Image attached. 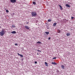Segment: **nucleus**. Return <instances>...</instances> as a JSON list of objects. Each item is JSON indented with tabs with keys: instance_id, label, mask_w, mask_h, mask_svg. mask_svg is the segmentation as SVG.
Segmentation results:
<instances>
[{
	"instance_id": "6ab92c4d",
	"label": "nucleus",
	"mask_w": 75,
	"mask_h": 75,
	"mask_svg": "<svg viewBox=\"0 0 75 75\" xmlns=\"http://www.w3.org/2000/svg\"><path fill=\"white\" fill-rule=\"evenodd\" d=\"M6 13H8V12H9V11H8V10H6Z\"/></svg>"
},
{
	"instance_id": "9b49d317",
	"label": "nucleus",
	"mask_w": 75,
	"mask_h": 75,
	"mask_svg": "<svg viewBox=\"0 0 75 75\" xmlns=\"http://www.w3.org/2000/svg\"><path fill=\"white\" fill-rule=\"evenodd\" d=\"M49 33H50L48 32H45V33L46 34H47V35H48V34H49Z\"/></svg>"
},
{
	"instance_id": "f257e3e1",
	"label": "nucleus",
	"mask_w": 75,
	"mask_h": 75,
	"mask_svg": "<svg viewBox=\"0 0 75 75\" xmlns=\"http://www.w3.org/2000/svg\"><path fill=\"white\" fill-rule=\"evenodd\" d=\"M5 32H6L5 30H4V29H2V31L0 32V35H1V36H3L5 33Z\"/></svg>"
},
{
	"instance_id": "ddd939ff",
	"label": "nucleus",
	"mask_w": 75,
	"mask_h": 75,
	"mask_svg": "<svg viewBox=\"0 0 75 75\" xmlns=\"http://www.w3.org/2000/svg\"><path fill=\"white\" fill-rule=\"evenodd\" d=\"M57 25V23H54L53 24V26H55Z\"/></svg>"
},
{
	"instance_id": "9d476101",
	"label": "nucleus",
	"mask_w": 75,
	"mask_h": 75,
	"mask_svg": "<svg viewBox=\"0 0 75 75\" xmlns=\"http://www.w3.org/2000/svg\"><path fill=\"white\" fill-rule=\"evenodd\" d=\"M67 36H69L70 35V33H68L67 34Z\"/></svg>"
},
{
	"instance_id": "f3484780",
	"label": "nucleus",
	"mask_w": 75,
	"mask_h": 75,
	"mask_svg": "<svg viewBox=\"0 0 75 75\" xmlns=\"http://www.w3.org/2000/svg\"><path fill=\"white\" fill-rule=\"evenodd\" d=\"M37 43H38V44H41V42L40 41L38 42H37Z\"/></svg>"
},
{
	"instance_id": "a878e982",
	"label": "nucleus",
	"mask_w": 75,
	"mask_h": 75,
	"mask_svg": "<svg viewBox=\"0 0 75 75\" xmlns=\"http://www.w3.org/2000/svg\"><path fill=\"white\" fill-rule=\"evenodd\" d=\"M50 39H51V38H48V40H50Z\"/></svg>"
},
{
	"instance_id": "f8f14e48",
	"label": "nucleus",
	"mask_w": 75,
	"mask_h": 75,
	"mask_svg": "<svg viewBox=\"0 0 75 75\" xmlns=\"http://www.w3.org/2000/svg\"><path fill=\"white\" fill-rule=\"evenodd\" d=\"M61 67L62 69H64V66L62 65L61 66Z\"/></svg>"
},
{
	"instance_id": "b1692460",
	"label": "nucleus",
	"mask_w": 75,
	"mask_h": 75,
	"mask_svg": "<svg viewBox=\"0 0 75 75\" xmlns=\"http://www.w3.org/2000/svg\"><path fill=\"white\" fill-rule=\"evenodd\" d=\"M35 64H37V62H35Z\"/></svg>"
},
{
	"instance_id": "2eb2a0df",
	"label": "nucleus",
	"mask_w": 75,
	"mask_h": 75,
	"mask_svg": "<svg viewBox=\"0 0 75 75\" xmlns=\"http://www.w3.org/2000/svg\"><path fill=\"white\" fill-rule=\"evenodd\" d=\"M12 27H13V28H15L16 27L15 26V25H12Z\"/></svg>"
},
{
	"instance_id": "393cba45",
	"label": "nucleus",
	"mask_w": 75,
	"mask_h": 75,
	"mask_svg": "<svg viewBox=\"0 0 75 75\" xmlns=\"http://www.w3.org/2000/svg\"><path fill=\"white\" fill-rule=\"evenodd\" d=\"M58 32L59 33H60V32H61V31H60V30H59Z\"/></svg>"
},
{
	"instance_id": "0eeeda50",
	"label": "nucleus",
	"mask_w": 75,
	"mask_h": 75,
	"mask_svg": "<svg viewBox=\"0 0 75 75\" xmlns=\"http://www.w3.org/2000/svg\"><path fill=\"white\" fill-rule=\"evenodd\" d=\"M66 6H67V7H70L71 6H70L68 4H66Z\"/></svg>"
},
{
	"instance_id": "39448f33",
	"label": "nucleus",
	"mask_w": 75,
	"mask_h": 75,
	"mask_svg": "<svg viewBox=\"0 0 75 75\" xmlns=\"http://www.w3.org/2000/svg\"><path fill=\"white\" fill-rule=\"evenodd\" d=\"M18 55H19V56H20L21 57H23V55L22 54H20L18 53Z\"/></svg>"
},
{
	"instance_id": "1a4fd4ad",
	"label": "nucleus",
	"mask_w": 75,
	"mask_h": 75,
	"mask_svg": "<svg viewBox=\"0 0 75 75\" xmlns=\"http://www.w3.org/2000/svg\"><path fill=\"white\" fill-rule=\"evenodd\" d=\"M45 64L46 66L47 67H48V64H47V62H45Z\"/></svg>"
},
{
	"instance_id": "20e7f679",
	"label": "nucleus",
	"mask_w": 75,
	"mask_h": 75,
	"mask_svg": "<svg viewBox=\"0 0 75 75\" xmlns=\"http://www.w3.org/2000/svg\"><path fill=\"white\" fill-rule=\"evenodd\" d=\"M25 27L26 29H27L28 30H30V28L28 27V26H25Z\"/></svg>"
},
{
	"instance_id": "a211bd4d",
	"label": "nucleus",
	"mask_w": 75,
	"mask_h": 75,
	"mask_svg": "<svg viewBox=\"0 0 75 75\" xmlns=\"http://www.w3.org/2000/svg\"><path fill=\"white\" fill-rule=\"evenodd\" d=\"M48 22H50V21H51V19H49L48 20Z\"/></svg>"
},
{
	"instance_id": "f03ea898",
	"label": "nucleus",
	"mask_w": 75,
	"mask_h": 75,
	"mask_svg": "<svg viewBox=\"0 0 75 75\" xmlns=\"http://www.w3.org/2000/svg\"><path fill=\"white\" fill-rule=\"evenodd\" d=\"M31 14L33 17H35L37 16V13L36 12H33Z\"/></svg>"
},
{
	"instance_id": "5701e85b",
	"label": "nucleus",
	"mask_w": 75,
	"mask_h": 75,
	"mask_svg": "<svg viewBox=\"0 0 75 75\" xmlns=\"http://www.w3.org/2000/svg\"><path fill=\"white\" fill-rule=\"evenodd\" d=\"M53 59H56V57H54L53 58Z\"/></svg>"
},
{
	"instance_id": "412c9836",
	"label": "nucleus",
	"mask_w": 75,
	"mask_h": 75,
	"mask_svg": "<svg viewBox=\"0 0 75 75\" xmlns=\"http://www.w3.org/2000/svg\"><path fill=\"white\" fill-rule=\"evenodd\" d=\"M37 51H39V52H41V51L40 50H37Z\"/></svg>"
},
{
	"instance_id": "7ed1b4c3",
	"label": "nucleus",
	"mask_w": 75,
	"mask_h": 75,
	"mask_svg": "<svg viewBox=\"0 0 75 75\" xmlns=\"http://www.w3.org/2000/svg\"><path fill=\"white\" fill-rule=\"evenodd\" d=\"M11 2L12 3H14L16 2V0H10Z\"/></svg>"
},
{
	"instance_id": "423d86ee",
	"label": "nucleus",
	"mask_w": 75,
	"mask_h": 75,
	"mask_svg": "<svg viewBox=\"0 0 75 75\" xmlns=\"http://www.w3.org/2000/svg\"><path fill=\"white\" fill-rule=\"evenodd\" d=\"M11 34H16V32L15 31H13L11 32Z\"/></svg>"
},
{
	"instance_id": "aec40b11",
	"label": "nucleus",
	"mask_w": 75,
	"mask_h": 75,
	"mask_svg": "<svg viewBox=\"0 0 75 75\" xmlns=\"http://www.w3.org/2000/svg\"><path fill=\"white\" fill-rule=\"evenodd\" d=\"M74 18L73 17H71V19L72 20V19H74Z\"/></svg>"
},
{
	"instance_id": "bb28decb",
	"label": "nucleus",
	"mask_w": 75,
	"mask_h": 75,
	"mask_svg": "<svg viewBox=\"0 0 75 75\" xmlns=\"http://www.w3.org/2000/svg\"><path fill=\"white\" fill-rule=\"evenodd\" d=\"M33 1H36V0H33Z\"/></svg>"
},
{
	"instance_id": "4be33fe9",
	"label": "nucleus",
	"mask_w": 75,
	"mask_h": 75,
	"mask_svg": "<svg viewBox=\"0 0 75 75\" xmlns=\"http://www.w3.org/2000/svg\"><path fill=\"white\" fill-rule=\"evenodd\" d=\"M15 45H18V44H17V43H15Z\"/></svg>"
},
{
	"instance_id": "cd10ccee",
	"label": "nucleus",
	"mask_w": 75,
	"mask_h": 75,
	"mask_svg": "<svg viewBox=\"0 0 75 75\" xmlns=\"http://www.w3.org/2000/svg\"><path fill=\"white\" fill-rule=\"evenodd\" d=\"M37 55H39V54L38 53H37Z\"/></svg>"
},
{
	"instance_id": "6e6552de",
	"label": "nucleus",
	"mask_w": 75,
	"mask_h": 75,
	"mask_svg": "<svg viewBox=\"0 0 75 75\" xmlns=\"http://www.w3.org/2000/svg\"><path fill=\"white\" fill-rule=\"evenodd\" d=\"M59 6L60 7V8L61 10H62V6H61V5H59Z\"/></svg>"
},
{
	"instance_id": "dca6fc26",
	"label": "nucleus",
	"mask_w": 75,
	"mask_h": 75,
	"mask_svg": "<svg viewBox=\"0 0 75 75\" xmlns=\"http://www.w3.org/2000/svg\"><path fill=\"white\" fill-rule=\"evenodd\" d=\"M52 64H54V65H57V64L55 63L52 62Z\"/></svg>"
},
{
	"instance_id": "c85d7f7f",
	"label": "nucleus",
	"mask_w": 75,
	"mask_h": 75,
	"mask_svg": "<svg viewBox=\"0 0 75 75\" xmlns=\"http://www.w3.org/2000/svg\"><path fill=\"white\" fill-rule=\"evenodd\" d=\"M0 28H1V27L0 26Z\"/></svg>"
},
{
	"instance_id": "4468645a",
	"label": "nucleus",
	"mask_w": 75,
	"mask_h": 75,
	"mask_svg": "<svg viewBox=\"0 0 75 75\" xmlns=\"http://www.w3.org/2000/svg\"><path fill=\"white\" fill-rule=\"evenodd\" d=\"M33 4H34V5L36 4V3H35V2L34 1H33Z\"/></svg>"
}]
</instances>
